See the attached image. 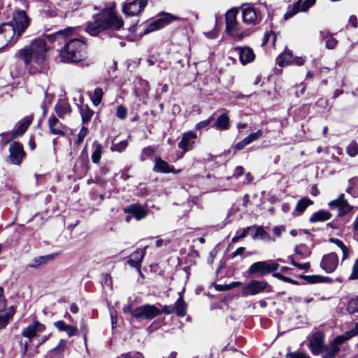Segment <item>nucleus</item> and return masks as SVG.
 Instances as JSON below:
<instances>
[{"label":"nucleus","instance_id":"49530a36","mask_svg":"<svg viewBox=\"0 0 358 358\" xmlns=\"http://www.w3.org/2000/svg\"><path fill=\"white\" fill-rule=\"evenodd\" d=\"M155 150L152 147L148 146L143 149L141 155V160L145 161L147 158L150 157L153 155Z\"/></svg>","mask_w":358,"mask_h":358},{"label":"nucleus","instance_id":"0e129e2a","mask_svg":"<svg viewBox=\"0 0 358 358\" xmlns=\"http://www.w3.org/2000/svg\"><path fill=\"white\" fill-rule=\"evenodd\" d=\"M292 264L301 270H308L310 268V263L299 264L292 260Z\"/></svg>","mask_w":358,"mask_h":358},{"label":"nucleus","instance_id":"a211bd4d","mask_svg":"<svg viewBox=\"0 0 358 358\" xmlns=\"http://www.w3.org/2000/svg\"><path fill=\"white\" fill-rule=\"evenodd\" d=\"M234 50L238 53L240 62L243 65L252 62L255 58V55L250 47H237Z\"/></svg>","mask_w":358,"mask_h":358},{"label":"nucleus","instance_id":"3c124183","mask_svg":"<svg viewBox=\"0 0 358 358\" xmlns=\"http://www.w3.org/2000/svg\"><path fill=\"white\" fill-rule=\"evenodd\" d=\"M306 279H308V282L310 283H316L323 281H330L331 280L328 277L322 278L318 275H309L306 277Z\"/></svg>","mask_w":358,"mask_h":358},{"label":"nucleus","instance_id":"20e7f679","mask_svg":"<svg viewBox=\"0 0 358 358\" xmlns=\"http://www.w3.org/2000/svg\"><path fill=\"white\" fill-rule=\"evenodd\" d=\"M238 9L231 8L225 14L226 32L234 39L240 41L248 36L250 31L242 27L236 20Z\"/></svg>","mask_w":358,"mask_h":358},{"label":"nucleus","instance_id":"c85d7f7f","mask_svg":"<svg viewBox=\"0 0 358 358\" xmlns=\"http://www.w3.org/2000/svg\"><path fill=\"white\" fill-rule=\"evenodd\" d=\"M53 259V255H45V256H40L34 258L31 260V262L27 264L29 268H39L43 265L46 264L48 262Z\"/></svg>","mask_w":358,"mask_h":358},{"label":"nucleus","instance_id":"774afa93","mask_svg":"<svg viewBox=\"0 0 358 358\" xmlns=\"http://www.w3.org/2000/svg\"><path fill=\"white\" fill-rule=\"evenodd\" d=\"M305 59L303 57H296L292 59V63L291 64H295L297 66H301L304 64Z\"/></svg>","mask_w":358,"mask_h":358},{"label":"nucleus","instance_id":"79ce46f5","mask_svg":"<svg viewBox=\"0 0 358 358\" xmlns=\"http://www.w3.org/2000/svg\"><path fill=\"white\" fill-rule=\"evenodd\" d=\"M127 146L128 141L127 140H124L119 143H113L110 147V150L113 152H122L123 150L126 149Z\"/></svg>","mask_w":358,"mask_h":358},{"label":"nucleus","instance_id":"f03ea898","mask_svg":"<svg viewBox=\"0 0 358 358\" xmlns=\"http://www.w3.org/2000/svg\"><path fill=\"white\" fill-rule=\"evenodd\" d=\"M47 52L45 39L38 38L31 42L29 48L20 50L18 55L27 66H29L31 62L43 66L47 59Z\"/></svg>","mask_w":358,"mask_h":358},{"label":"nucleus","instance_id":"e433bc0d","mask_svg":"<svg viewBox=\"0 0 358 358\" xmlns=\"http://www.w3.org/2000/svg\"><path fill=\"white\" fill-rule=\"evenodd\" d=\"M80 113L82 117V121L84 124L88 122L94 114V111L86 105L80 107Z\"/></svg>","mask_w":358,"mask_h":358},{"label":"nucleus","instance_id":"de8ad7c7","mask_svg":"<svg viewBox=\"0 0 358 358\" xmlns=\"http://www.w3.org/2000/svg\"><path fill=\"white\" fill-rule=\"evenodd\" d=\"M88 134V128L83 126L79 131L78 138L76 141L77 145H80L83 142L87 134Z\"/></svg>","mask_w":358,"mask_h":358},{"label":"nucleus","instance_id":"338daca9","mask_svg":"<svg viewBox=\"0 0 358 358\" xmlns=\"http://www.w3.org/2000/svg\"><path fill=\"white\" fill-rule=\"evenodd\" d=\"M245 248L244 247H240L238 248H237L232 254H231V258L234 259L236 257L238 256V255H241L243 254V252H245Z\"/></svg>","mask_w":358,"mask_h":358},{"label":"nucleus","instance_id":"2eb2a0df","mask_svg":"<svg viewBox=\"0 0 358 358\" xmlns=\"http://www.w3.org/2000/svg\"><path fill=\"white\" fill-rule=\"evenodd\" d=\"M329 206L331 209H338V216L341 217L350 212L352 208L344 199L343 194H341L336 199L330 201Z\"/></svg>","mask_w":358,"mask_h":358},{"label":"nucleus","instance_id":"412c9836","mask_svg":"<svg viewBox=\"0 0 358 358\" xmlns=\"http://www.w3.org/2000/svg\"><path fill=\"white\" fill-rule=\"evenodd\" d=\"M124 211L133 215L137 220L145 218L148 215L146 207L138 204L129 205L124 209Z\"/></svg>","mask_w":358,"mask_h":358},{"label":"nucleus","instance_id":"4468645a","mask_svg":"<svg viewBox=\"0 0 358 358\" xmlns=\"http://www.w3.org/2000/svg\"><path fill=\"white\" fill-rule=\"evenodd\" d=\"M308 346L313 354H321L326 347L324 344L323 334L320 332L314 334L309 341Z\"/></svg>","mask_w":358,"mask_h":358},{"label":"nucleus","instance_id":"37998d69","mask_svg":"<svg viewBox=\"0 0 358 358\" xmlns=\"http://www.w3.org/2000/svg\"><path fill=\"white\" fill-rule=\"evenodd\" d=\"M66 345H67V342L66 341L64 340V339H61L59 341V343L58 345L54 348L53 349H52L50 352V353H58V354H62L63 353L66 348Z\"/></svg>","mask_w":358,"mask_h":358},{"label":"nucleus","instance_id":"473e14b6","mask_svg":"<svg viewBox=\"0 0 358 358\" xmlns=\"http://www.w3.org/2000/svg\"><path fill=\"white\" fill-rule=\"evenodd\" d=\"M14 314L15 309L13 306L10 307L6 313L0 314V330L7 326Z\"/></svg>","mask_w":358,"mask_h":358},{"label":"nucleus","instance_id":"8fccbe9b","mask_svg":"<svg viewBox=\"0 0 358 358\" xmlns=\"http://www.w3.org/2000/svg\"><path fill=\"white\" fill-rule=\"evenodd\" d=\"M213 120H214V116L211 115L207 120L198 122L195 125V129L197 130H200L202 129L207 128V127L211 123V122Z\"/></svg>","mask_w":358,"mask_h":358},{"label":"nucleus","instance_id":"58836bf2","mask_svg":"<svg viewBox=\"0 0 358 358\" xmlns=\"http://www.w3.org/2000/svg\"><path fill=\"white\" fill-rule=\"evenodd\" d=\"M253 227L255 228V231L253 234H252V238H255L259 237L262 240H265L269 238L268 234L264 229V228L261 226Z\"/></svg>","mask_w":358,"mask_h":358},{"label":"nucleus","instance_id":"39448f33","mask_svg":"<svg viewBox=\"0 0 358 358\" xmlns=\"http://www.w3.org/2000/svg\"><path fill=\"white\" fill-rule=\"evenodd\" d=\"M257 7L246 6L242 8V20L247 25H257L262 21V16L268 12V7L265 2L259 3Z\"/></svg>","mask_w":358,"mask_h":358},{"label":"nucleus","instance_id":"4c0bfd02","mask_svg":"<svg viewBox=\"0 0 358 358\" xmlns=\"http://www.w3.org/2000/svg\"><path fill=\"white\" fill-rule=\"evenodd\" d=\"M313 203V202L310 199L308 198H303L297 202L295 207V211L299 213H302L308 206L312 205Z\"/></svg>","mask_w":358,"mask_h":358},{"label":"nucleus","instance_id":"69168bd1","mask_svg":"<svg viewBox=\"0 0 358 358\" xmlns=\"http://www.w3.org/2000/svg\"><path fill=\"white\" fill-rule=\"evenodd\" d=\"M266 262L268 264L269 273H271L272 271H276L278 268L279 265L277 263H275V262L271 261V260L266 261Z\"/></svg>","mask_w":358,"mask_h":358},{"label":"nucleus","instance_id":"a19ab883","mask_svg":"<svg viewBox=\"0 0 358 358\" xmlns=\"http://www.w3.org/2000/svg\"><path fill=\"white\" fill-rule=\"evenodd\" d=\"M346 152L349 156H350L352 157H354L356 155H357V154H358L357 143L355 141H352V142H350V143L346 148Z\"/></svg>","mask_w":358,"mask_h":358},{"label":"nucleus","instance_id":"f8f14e48","mask_svg":"<svg viewBox=\"0 0 358 358\" xmlns=\"http://www.w3.org/2000/svg\"><path fill=\"white\" fill-rule=\"evenodd\" d=\"M148 0H134L122 6V12L128 16L139 15L147 5Z\"/></svg>","mask_w":358,"mask_h":358},{"label":"nucleus","instance_id":"052dcab7","mask_svg":"<svg viewBox=\"0 0 358 358\" xmlns=\"http://www.w3.org/2000/svg\"><path fill=\"white\" fill-rule=\"evenodd\" d=\"M337 40L333 38L332 36H329L326 41V47L328 49H334L337 45Z\"/></svg>","mask_w":358,"mask_h":358},{"label":"nucleus","instance_id":"b1692460","mask_svg":"<svg viewBox=\"0 0 358 358\" xmlns=\"http://www.w3.org/2000/svg\"><path fill=\"white\" fill-rule=\"evenodd\" d=\"M248 272L250 275H253L255 274L264 275L269 273L267 262L262 261L252 264L248 268Z\"/></svg>","mask_w":358,"mask_h":358},{"label":"nucleus","instance_id":"f3484780","mask_svg":"<svg viewBox=\"0 0 358 358\" xmlns=\"http://www.w3.org/2000/svg\"><path fill=\"white\" fill-rule=\"evenodd\" d=\"M45 327L37 320H35L33 324L27 326L22 331V336L24 338L31 340L36 337L38 333H41L45 331Z\"/></svg>","mask_w":358,"mask_h":358},{"label":"nucleus","instance_id":"cd10ccee","mask_svg":"<svg viewBox=\"0 0 358 358\" xmlns=\"http://www.w3.org/2000/svg\"><path fill=\"white\" fill-rule=\"evenodd\" d=\"M54 325L59 331H65L69 337L78 334V329L76 327L66 324L64 321L55 322Z\"/></svg>","mask_w":358,"mask_h":358},{"label":"nucleus","instance_id":"09e8293b","mask_svg":"<svg viewBox=\"0 0 358 358\" xmlns=\"http://www.w3.org/2000/svg\"><path fill=\"white\" fill-rule=\"evenodd\" d=\"M262 136V131L261 130H258L256 132L250 134L248 136L245 138V141L249 144L252 143L253 141L259 139Z\"/></svg>","mask_w":358,"mask_h":358},{"label":"nucleus","instance_id":"a18cd8bd","mask_svg":"<svg viewBox=\"0 0 358 358\" xmlns=\"http://www.w3.org/2000/svg\"><path fill=\"white\" fill-rule=\"evenodd\" d=\"M358 335V324H356L355 327L352 328L350 331L345 332L343 336H340L339 337H343V342L351 338L353 336Z\"/></svg>","mask_w":358,"mask_h":358},{"label":"nucleus","instance_id":"13d9d810","mask_svg":"<svg viewBox=\"0 0 358 358\" xmlns=\"http://www.w3.org/2000/svg\"><path fill=\"white\" fill-rule=\"evenodd\" d=\"M287 358H310L307 354L301 352L287 353Z\"/></svg>","mask_w":358,"mask_h":358},{"label":"nucleus","instance_id":"6e6552de","mask_svg":"<svg viewBox=\"0 0 358 358\" xmlns=\"http://www.w3.org/2000/svg\"><path fill=\"white\" fill-rule=\"evenodd\" d=\"M30 18L26 12L22 10H14L12 22L15 28V31L21 36L29 25Z\"/></svg>","mask_w":358,"mask_h":358},{"label":"nucleus","instance_id":"423d86ee","mask_svg":"<svg viewBox=\"0 0 358 358\" xmlns=\"http://www.w3.org/2000/svg\"><path fill=\"white\" fill-rule=\"evenodd\" d=\"M270 292L271 287L264 280H252L245 286L241 290V294L243 296L257 295L264 292Z\"/></svg>","mask_w":358,"mask_h":358},{"label":"nucleus","instance_id":"603ef678","mask_svg":"<svg viewBox=\"0 0 358 358\" xmlns=\"http://www.w3.org/2000/svg\"><path fill=\"white\" fill-rule=\"evenodd\" d=\"M117 358H144V356L139 352H134L122 353Z\"/></svg>","mask_w":358,"mask_h":358},{"label":"nucleus","instance_id":"7ed1b4c3","mask_svg":"<svg viewBox=\"0 0 358 358\" xmlns=\"http://www.w3.org/2000/svg\"><path fill=\"white\" fill-rule=\"evenodd\" d=\"M85 45L82 40L71 39L60 50L61 60L64 62H78L83 57Z\"/></svg>","mask_w":358,"mask_h":358},{"label":"nucleus","instance_id":"680f3d73","mask_svg":"<svg viewBox=\"0 0 358 358\" xmlns=\"http://www.w3.org/2000/svg\"><path fill=\"white\" fill-rule=\"evenodd\" d=\"M316 0H305L301 5V11H306L310 7L313 6Z\"/></svg>","mask_w":358,"mask_h":358},{"label":"nucleus","instance_id":"dca6fc26","mask_svg":"<svg viewBox=\"0 0 358 358\" xmlns=\"http://www.w3.org/2000/svg\"><path fill=\"white\" fill-rule=\"evenodd\" d=\"M343 343V337H336L329 347H325L321 354L322 358H335L340 351V345Z\"/></svg>","mask_w":358,"mask_h":358},{"label":"nucleus","instance_id":"c9c22d12","mask_svg":"<svg viewBox=\"0 0 358 358\" xmlns=\"http://www.w3.org/2000/svg\"><path fill=\"white\" fill-rule=\"evenodd\" d=\"M301 1L302 0H298L293 4L292 8L289 9L284 15V20H288L296 15L298 12L301 11Z\"/></svg>","mask_w":358,"mask_h":358},{"label":"nucleus","instance_id":"0eeeda50","mask_svg":"<svg viewBox=\"0 0 358 358\" xmlns=\"http://www.w3.org/2000/svg\"><path fill=\"white\" fill-rule=\"evenodd\" d=\"M178 19V17L175 15L168 13H164L160 15L157 19L146 26V28L143 31V34H148L150 32L159 30Z\"/></svg>","mask_w":358,"mask_h":358},{"label":"nucleus","instance_id":"2f4dec72","mask_svg":"<svg viewBox=\"0 0 358 358\" xmlns=\"http://www.w3.org/2000/svg\"><path fill=\"white\" fill-rule=\"evenodd\" d=\"M173 307L174 313H176L178 316L183 317L185 315L187 304L185 303L182 295H180V297L176 301Z\"/></svg>","mask_w":358,"mask_h":358},{"label":"nucleus","instance_id":"c756f323","mask_svg":"<svg viewBox=\"0 0 358 358\" xmlns=\"http://www.w3.org/2000/svg\"><path fill=\"white\" fill-rule=\"evenodd\" d=\"M331 217V214L327 210H319L313 214L310 217L309 222L314 223L317 222H324L329 220Z\"/></svg>","mask_w":358,"mask_h":358},{"label":"nucleus","instance_id":"f257e3e1","mask_svg":"<svg viewBox=\"0 0 358 358\" xmlns=\"http://www.w3.org/2000/svg\"><path fill=\"white\" fill-rule=\"evenodd\" d=\"M123 24V20L116 15L113 8H108L94 15V22L88 24L85 31L92 36H96L106 29L118 30Z\"/></svg>","mask_w":358,"mask_h":358},{"label":"nucleus","instance_id":"e2e57ef3","mask_svg":"<svg viewBox=\"0 0 358 358\" xmlns=\"http://www.w3.org/2000/svg\"><path fill=\"white\" fill-rule=\"evenodd\" d=\"M56 3L59 6H60L61 8H62L64 9L69 10V9L72 8L70 6V3L69 2V0H56Z\"/></svg>","mask_w":358,"mask_h":358},{"label":"nucleus","instance_id":"5fc2aeb1","mask_svg":"<svg viewBox=\"0 0 358 358\" xmlns=\"http://www.w3.org/2000/svg\"><path fill=\"white\" fill-rule=\"evenodd\" d=\"M80 162H81V164L83 167H85L88 164V155L87 151V145L85 146L84 149L83 150L80 157Z\"/></svg>","mask_w":358,"mask_h":358},{"label":"nucleus","instance_id":"f704fd0d","mask_svg":"<svg viewBox=\"0 0 358 358\" xmlns=\"http://www.w3.org/2000/svg\"><path fill=\"white\" fill-rule=\"evenodd\" d=\"M293 56L289 52H285L277 58V63L279 66L291 64L292 63Z\"/></svg>","mask_w":358,"mask_h":358},{"label":"nucleus","instance_id":"6ab92c4d","mask_svg":"<svg viewBox=\"0 0 358 358\" xmlns=\"http://www.w3.org/2000/svg\"><path fill=\"white\" fill-rule=\"evenodd\" d=\"M196 138V134L192 131H188L183 134L182 138L178 143L179 148L182 149L184 152L192 150Z\"/></svg>","mask_w":358,"mask_h":358},{"label":"nucleus","instance_id":"6e6d98bb","mask_svg":"<svg viewBox=\"0 0 358 358\" xmlns=\"http://www.w3.org/2000/svg\"><path fill=\"white\" fill-rule=\"evenodd\" d=\"M252 227H248L246 228H245L243 229V231L238 235L237 236H235L234 237L232 238L231 239V243H236L239 239H243L247 235H248V233L249 231V230L251 229Z\"/></svg>","mask_w":358,"mask_h":358},{"label":"nucleus","instance_id":"1a4fd4ad","mask_svg":"<svg viewBox=\"0 0 358 358\" xmlns=\"http://www.w3.org/2000/svg\"><path fill=\"white\" fill-rule=\"evenodd\" d=\"M161 311L154 305L146 304L136 308L131 315L136 318L150 320L159 315Z\"/></svg>","mask_w":358,"mask_h":358},{"label":"nucleus","instance_id":"9b49d317","mask_svg":"<svg viewBox=\"0 0 358 358\" xmlns=\"http://www.w3.org/2000/svg\"><path fill=\"white\" fill-rule=\"evenodd\" d=\"M0 33L4 39L7 41L8 45L15 43L20 36L15 31V28L12 22L2 24L0 26Z\"/></svg>","mask_w":358,"mask_h":358},{"label":"nucleus","instance_id":"a878e982","mask_svg":"<svg viewBox=\"0 0 358 358\" xmlns=\"http://www.w3.org/2000/svg\"><path fill=\"white\" fill-rule=\"evenodd\" d=\"M55 112L60 118H64L66 115H70L71 108L70 104L64 99L57 101L54 108Z\"/></svg>","mask_w":358,"mask_h":358},{"label":"nucleus","instance_id":"ea45409f","mask_svg":"<svg viewBox=\"0 0 358 358\" xmlns=\"http://www.w3.org/2000/svg\"><path fill=\"white\" fill-rule=\"evenodd\" d=\"M103 92L101 88L97 87L94 90L93 94L91 96V99L95 106H98L103 96Z\"/></svg>","mask_w":358,"mask_h":358},{"label":"nucleus","instance_id":"c03bdc74","mask_svg":"<svg viewBox=\"0 0 358 358\" xmlns=\"http://www.w3.org/2000/svg\"><path fill=\"white\" fill-rule=\"evenodd\" d=\"M347 309L350 313H358V297L349 301Z\"/></svg>","mask_w":358,"mask_h":358},{"label":"nucleus","instance_id":"4d7b16f0","mask_svg":"<svg viewBox=\"0 0 358 358\" xmlns=\"http://www.w3.org/2000/svg\"><path fill=\"white\" fill-rule=\"evenodd\" d=\"M273 276L279 280H281L284 282H289V283H292V284H296V282L294 280H293L289 277H286L280 273H274L273 274Z\"/></svg>","mask_w":358,"mask_h":358},{"label":"nucleus","instance_id":"bb28decb","mask_svg":"<svg viewBox=\"0 0 358 358\" xmlns=\"http://www.w3.org/2000/svg\"><path fill=\"white\" fill-rule=\"evenodd\" d=\"M78 29V27H67L64 30H60L57 31L56 33L53 34H45L41 38H43L46 41H48L50 42L54 41L58 37H63L69 35H72Z\"/></svg>","mask_w":358,"mask_h":358},{"label":"nucleus","instance_id":"7c9ffc66","mask_svg":"<svg viewBox=\"0 0 358 358\" xmlns=\"http://www.w3.org/2000/svg\"><path fill=\"white\" fill-rule=\"evenodd\" d=\"M229 118L227 113L221 114L217 119L214 127L217 129L227 130L229 128Z\"/></svg>","mask_w":358,"mask_h":358},{"label":"nucleus","instance_id":"393cba45","mask_svg":"<svg viewBox=\"0 0 358 358\" xmlns=\"http://www.w3.org/2000/svg\"><path fill=\"white\" fill-rule=\"evenodd\" d=\"M32 120L33 115H28L22 119L19 122L16 129L12 134L11 138H15L17 136H22L27 131Z\"/></svg>","mask_w":358,"mask_h":358},{"label":"nucleus","instance_id":"4be33fe9","mask_svg":"<svg viewBox=\"0 0 358 358\" xmlns=\"http://www.w3.org/2000/svg\"><path fill=\"white\" fill-rule=\"evenodd\" d=\"M48 124L51 134L59 136H64L65 134L66 126L60 123L55 116L52 115L50 117Z\"/></svg>","mask_w":358,"mask_h":358},{"label":"nucleus","instance_id":"72a5a7b5","mask_svg":"<svg viewBox=\"0 0 358 358\" xmlns=\"http://www.w3.org/2000/svg\"><path fill=\"white\" fill-rule=\"evenodd\" d=\"M93 147L94 150L92 154V160L94 164H99L101 157L103 146L100 143L94 141Z\"/></svg>","mask_w":358,"mask_h":358},{"label":"nucleus","instance_id":"aec40b11","mask_svg":"<svg viewBox=\"0 0 358 358\" xmlns=\"http://www.w3.org/2000/svg\"><path fill=\"white\" fill-rule=\"evenodd\" d=\"M152 170L154 172L162 173H178L181 171V170H180V169L176 171L166 161L163 160L159 157H155V164Z\"/></svg>","mask_w":358,"mask_h":358},{"label":"nucleus","instance_id":"bf43d9fd","mask_svg":"<svg viewBox=\"0 0 358 358\" xmlns=\"http://www.w3.org/2000/svg\"><path fill=\"white\" fill-rule=\"evenodd\" d=\"M349 279H350V280L358 279V257L353 265L352 271L351 275L349 277Z\"/></svg>","mask_w":358,"mask_h":358},{"label":"nucleus","instance_id":"9d476101","mask_svg":"<svg viewBox=\"0 0 358 358\" xmlns=\"http://www.w3.org/2000/svg\"><path fill=\"white\" fill-rule=\"evenodd\" d=\"M25 157V152L22 144L18 142H13L9 147V155L7 162L15 165H19Z\"/></svg>","mask_w":358,"mask_h":358},{"label":"nucleus","instance_id":"5701e85b","mask_svg":"<svg viewBox=\"0 0 358 358\" xmlns=\"http://www.w3.org/2000/svg\"><path fill=\"white\" fill-rule=\"evenodd\" d=\"M147 246L143 250L138 249L134 252L129 257L127 263L132 267L137 268L139 271L141 262L145 255Z\"/></svg>","mask_w":358,"mask_h":358},{"label":"nucleus","instance_id":"864d4df0","mask_svg":"<svg viewBox=\"0 0 358 358\" xmlns=\"http://www.w3.org/2000/svg\"><path fill=\"white\" fill-rule=\"evenodd\" d=\"M116 116L121 120L125 119L127 116V108L123 106H119L117 108Z\"/></svg>","mask_w":358,"mask_h":358},{"label":"nucleus","instance_id":"ddd939ff","mask_svg":"<svg viewBox=\"0 0 358 358\" xmlns=\"http://www.w3.org/2000/svg\"><path fill=\"white\" fill-rule=\"evenodd\" d=\"M338 264V257L335 252H331L323 256L320 266L327 273L334 272Z\"/></svg>","mask_w":358,"mask_h":358}]
</instances>
